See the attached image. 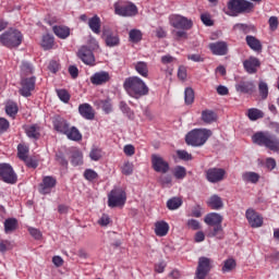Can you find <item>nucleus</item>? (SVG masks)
Returning a JSON list of instances; mask_svg holds the SVG:
<instances>
[{
    "label": "nucleus",
    "instance_id": "3",
    "mask_svg": "<svg viewBox=\"0 0 279 279\" xmlns=\"http://www.w3.org/2000/svg\"><path fill=\"white\" fill-rule=\"evenodd\" d=\"M213 136V131L208 129H194L185 136V142L192 147H202L206 145V141Z\"/></svg>",
    "mask_w": 279,
    "mask_h": 279
},
{
    "label": "nucleus",
    "instance_id": "57",
    "mask_svg": "<svg viewBox=\"0 0 279 279\" xmlns=\"http://www.w3.org/2000/svg\"><path fill=\"white\" fill-rule=\"evenodd\" d=\"M220 232H223L221 225H214V229L209 232V236H219Z\"/></svg>",
    "mask_w": 279,
    "mask_h": 279
},
{
    "label": "nucleus",
    "instance_id": "25",
    "mask_svg": "<svg viewBox=\"0 0 279 279\" xmlns=\"http://www.w3.org/2000/svg\"><path fill=\"white\" fill-rule=\"evenodd\" d=\"M24 130L28 138H33V141H38V138H40V125L38 124L26 125Z\"/></svg>",
    "mask_w": 279,
    "mask_h": 279
},
{
    "label": "nucleus",
    "instance_id": "58",
    "mask_svg": "<svg viewBox=\"0 0 279 279\" xmlns=\"http://www.w3.org/2000/svg\"><path fill=\"white\" fill-rule=\"evenodd\" d=\"M48 69L51 73H56L57 71H60V63L56 60H51L49 62Z\"/></svg>",
    "mask_w": 279,
    "mask_h": 279
},
{
    "label": "nucleus",
    "instance_id": "28",
    "mask_svg": "<svg viewBox=\"0 0 279 279\" xmlns=\"http://www.w3.org/2000/svg\"><path fill=\"white\" fill-rule=\"evenodd\" d=\"M155 234L157 236H167L169 234V223L163 220L157 221L155 223Z\"/></svg>",
    "mask_w": 279,
    "mask_h": 279
},
{
    "label": "nucleus",
    "instance_id": "45",
    "mask_svg": "<svg viewBox=\"0 0 279 279\" xmlns=\"http://www.w3.org/2000/svg\"><path fill=\"white\" fill-rule=\"evenodd\" d=\"M173 175L177 180H184L186 178V168L182 166L175 167Z\"/></svg>",
    "mask_w": 279,
    "mask_h": 279
},
{
    "label": "nucleus",
    "instance_id": "19",
    "mask_svg": "<svg viewBox=\"0 0 279 279\" xmlns=\"http://www.w3.org/2000/svg\"><path fill=\"white\" fill-rule=\"evenodd\" d=\"M78 114H81L83 119H86V121H93L95 119V109H93V106L88 102L81 104L78 106Z\"/></svg>",
    "mask_w": 279,
    "mask_h": 279
},
{
    "label": "nucleus",
    "instance_id": "32",
    "mask_svg": "<svg viewBox=\"0 0 279 279\" xmlns=\"http://www.w3.org/2000/svg\"><path fill=\"white\" fill-rule=\"evenodd\" d=\"M246 44L253 51H263V45L260 44V40L252 35L246 36Z\"/></svg>",
    "mask_w": 279,
    "mask_h": 279
},
{
    "label": "nucleus",
    "instance_id": "14",
    "mask_svg": "<svg viewBox=\"0 0 279 279\" xmlns=\"http://www.w3.org/2000/svg\"><path fill=\"white\" fill-rule=\"evenodd\" d=\"M77 57L84 64H87L89 66H93L95 64V54L93 53V50H90L88 47L83 46L77 52Z\"/></svg>",
    "mask_w": 279,
    "mask_h": 279
},
{
    "label": "nucleus",
    "instance_id": "15",
    "mask_svg": "<svg viewBox=\"0 0 279 279\" xmlns=\"http://www.w3.org/2000/svg\"><path fill=\"white\" fill-rule=\"evenodd\" d=\"M34 88H36V77L23 78L20 94L22 97H31L32 90H34Z\"/></svg>",
    "mask_w": 279,
    "mask_h": 279
},
{
    "label": "nucleus",
    "instance_id": "53",
    "mask_svg": "<svg viewBox=\"0 0 279 279\" xmlns=\"http://www.w3.org/2000/svg\"><path fill=\"white\" fill-rule=\"evenodd\" d=\"M10 129V121L5 118H0V134L8 132Z\"/></svg>",
    "mask_w": 279,
    "mask_h": 279
},
{
    "label": "nucleus",
    "instance_id": "56",
    "mask_svg": "<svg viewBox=\"0 0 279 279\" xmlns=\"http://www.w3.org/2000/svg\"><path fill=\"white\" fill-rule=\"evenodd\" d=\"M269 27L271 32H276L278 29V17L277 16H270L268 20Z\"/></svg>",
    "mask_w": 279,
    "mask_h": 279
},
{
    "label": "nucleus",
    "instance_id": "23",
    "mask_svg": "<svg viewBox=\"0 0 279 279\" xmlns=\"http://www.w3.org/2000/svg\"><path fill=\"white\" fill-rule=\"evenodd\" d=\"M204 221L207 226H221L223 223V216L217 213H209L205 216Z\"/></svg>",
    "mask_w": 279,
    "mask_h": 279
},
{
    "label": "nucleus",
    "instance_id": "46",
    "mask_svg": "<svg viewBox=\"0 0 279 279\" xmlns=\"http://www.w3.org/2000/svg\"><path fill=\"white\" fill-rule=\"evenodd\" d=\"M27 154H29V148L20 144L17 146V156H19L20 160H27V158H28Z\"/></svg>",
    "mask_w": 279,
    "mask_h": 279
},
{
    "label": "nucleus",
    "instance_id": "6",
    "mask_svg": "<svg viewBox=\"0 0 279 279\" xmlns=\"http://www.w3.org/2000/svg\"><path fill=\"white\" fill-rule=\"evenodd\" d=\"M126 201H128V195L125 194V191H123V189L121 187H116L108 194L109 208L125 206Z\"/></svg>",
    "mask_w": 279,
    "mask_h": 279
},
{
    "label": "nucleus",
    "instance_id": "35",
    "mask_svg": "<svg viewBox=\"0 0 279 279\" xmlns=\"http://www.w3.org/2000/svg\"><path fill=\"white\" fill-rule=\"evenodd\" d=\"M247 118L250 121H258V119L265 118V112L257 108H251L247 110Z\"/></svg>",
    "mask_w": 279,
    "mask_h": 279
},
{
    "label": "nucleus",
    "instance_id": "11",
    "mask_svg": "<svg viewBox=\"0 0 279 279\" xmlns=\"http://www.w3.org/2000/svg\"><path fill=\"white\" fill-rule=\"evenodd\" d=\"M56 184H58V179H56V177H44L41 183L39 184L40 195H49L51 191H53Z\"/></svg>",
    "mask_w": 279,
    "mask_h": 279
},
{
    "label": "nucleus",
    "instance_id": "7",
    "mask_svg": "<svg viewBox=\"0 0 279 279\" xmlns=\"http://www.w3.org/2000/svg\"><path fill=\"white\" fill-rule=\"evenodd\" d=\"M113 8L118 16H136L138 14V8L132 2H116Z\"/></svg>",
    "mask_w": 279,
    "mask_h": 279
},
{
    "label": "nucleus",
    "instance_id": "30",
    "mask_svg": "<svg viewBox=\"0 0 279 279\" xmlns=\"http://www.w3.org/2000/svg\"><path fill=\"white\" fill-rule=\"evenodd\" d=\"M88 27L94 34H101V19L94 15L88 20Z\"/></svg>",
    "mask_w": 279,
    "mask_h": 279
},
{
    "label": "nucleus",
    "instance_id": "48",
    "mask_svg": "<svg viewBox=\"0 0 279 279\" xmlns=\"http://www.w3.org/2000/svg\"><path fill=\"white\" fill-rule=\"evenodd\" d=\"M90 160L97 162V160H101V148L93 147L89 153Z\"/></svg>",
    "mask_w": 279,
    "mask_h": 279
},
{
    "label": "nucleus",
    "instance_id": "10",
    "mask_svg": "<svg viewBox=\"0 0 279 279\" xmlns=\"http://www.w3.org/2000/svg\"><path fill=\"white\" fill-rule=\"evenodd\" d=\"M169 23L175 29H191L193 27V20H189L180 14L169 15Z\"/></svg>",
    "mask_w": 279,
    "mask_h": 279
},
{
    "label": "nucleus",
    "instance_id": "26",
    "mask_svg": "<svg viewBox=\"0 0 279 279\" xmlns=\"http://www.w3.org/2000/svg\"><path fill=\"white\" fill-rule=\"evenodd\" d=\"M242 180L245 184H258V180H260V174L254 171H246L242 173Z\"/></svg>",
    "mask_w": 279,
    "mask_h": 279
},
{
    "label": "nucleus",
    "instance_id": "54",
    "mask_svg": "<svg viewBox=\"0 0 279 279\" xmlns=\"http://www.w3.org/2000/svg\"><path fill=\"white\" fill-rule=\"evenodd\" d=\"M177 156L180 160H193V155L189 154L186 150H178Z\"/></svg>",
    "mask_w": 279,
    "mask_h": 279
},
{
    "label": "nucleus",
    "instance_id": "39",
    "mask_svg": "<svg viewBox=\"0 0 279 279\" xmlns=\"http://www.w3.org/2000/svg\"><path fill=\"white\" fill-rule=\"evenodd\" d=\"M19 226V221L16 220V218H9L4 221V231L7 234H9V232H14V230H16Z\"/></svg>",
    "mask_w": 279,
    "mask_h": 279
},
{
    "label": "nucleus",
    "instance_id": "33",
    "mask_svg": "<svg viewBox=\"0 0 279 279\" xmlns=\"http://www.w3.org/2000/svg\"><path fill=\"white\" fill-rule=\"evenodd\" d=\"M5 113L8 117H11V119H15L16 114H19V105L12 100L7 101Z\"/></svg>",
    "mask_w": 279,
    "mask_h": 279
},
{
    "label": "nucleus",
    "instance_id": "34",
    "mask_svg": "<svg viewBox=\"0 0 279 279\" xmlns=\"http://www.w3.org/2000/svg\"><path fill=\"white\" fill-rule=\"evenodd\" d=\"M134 66L138 75H142V77H148L149 66L147 65V62L138 61L134 64Z\"/></svg>",
    "mask_w": 279,
    "mask_h": 279
},
{
    "label": "nucleus",
    "instance_id": "29",
    "mask_svg": "<svg viewBox=\"0 0 279 279\" xmlns=\"http://www.w3.org/2000/svg\"><path fill=\"white\" fill-rule=\"evenodd\" d=\"M52 32L53 34H56L58 36V38H61L62 40L69 38V36H71V28L66 27V26H53L52 27Z\"/></svg>",
    "mask_w": 279,
    "mask_h": 279
},
{
    "label": "nucleus",
    "instance_id": "20",
    "mask_svg": "<svg viewBox=\"0 0 279 279\" xmlns=\"http://www.w3.org/2000/svg\"><path fill=\"white\" fill-rule=\"evenodd\" d=\"M90 82L95 86H101L110 82V73L106 71L96 72L90 76Z\"/></svg>",
    "mask_w": 279,
    "mask_h": 279
},
{
    "label": "nucleus",
    "instance_id": "8",
    "mask_svg": "<svg viewBox=\"0 0 279 279\" xmlns=\"http://www.w3.org/2000/svg\"><path fill=\"white\" fill-rule=\"evenodd\" d=\"M0 180L5 184H16L19 177L10 163H0Z\"/></svg>",
    "mask_w": 279,
    "mask_h": 279
},
{
    "label": "nucleus",
    "instance_id": "27",
    "mask_svg": "<svg viewBox=\"0 0 279 279\" xmlns=\"http://www.w3.org/2000/svg\"><path fill=\"white\" fill-rule=\"evenodd\" d=\"M104 36L107 47H119V45H121V39L119 38V35L113 33H105Z\"/></svg>",
    "mask_w": 279,
    "mask_h": 279
},
{
    "label": "nucleus",
    "instance_id": "40",
    "mask_svg": "<svg viewBox=\"0 0 279 279\" xmlns=\"http://www.w3.org/2000/svg\"><path fill=\"white\" fill-rule=\"evenodd\" d=\"M41 47L45 51H49V49H53V36L47 34L43 36Z\"/></svg>",
    "mask_w": 279,
    "mask_h": 279
},
{
    "label": "nucleus",
    "instance_id": "38",
    "mask_svg": "<svg viewBox=\"0 0 279 279\" xmlns=\"http://www.w3.org/2000/svg\"><path fill=\"white\" fill-rule=\"evenodd\" d=\"M96 106L101 108L105 114H110V112H112V101L110 99L98 100L96 101Z\"/></svg>",
    "mask_w": 279,
    "mask_h": 279
},
{
    "label": "nucleus",
    "instance_id": "60",
    "mask_svg": "<svg viewBox=\"0 0 279 279\" xmlns=\"http://www.w3.org/2000/svg\"><path fill=\"white\" fill-rule=\"evenodd\" d=\"M21 70L26 75H29V73H33V68H32V64L29 62H23L22 66H21Z\"/></svg>",
    "mask_w": 279,
    "mask_h": 279
},
{
    "label": "nucleus",
    "instance_id": "52",
    "mask_svg": "<svg viewBox=\"0 0 279 279\" xmlns=\"http://www.w3.org/2000/svg\"><path fill=\"white\" fill-rule=\"evenodd\" d=\"M120 110L123 112V114H126L128 117H133L134 113L132 112V109L128 106L125 101H120Z\"/></svg>",
    "mask_w": 279,
    "mask_h": 279
},
{
    "label": "nucleus",
    "instance_id": "12",
    "mask_svg": "<svg viewBox=\"0 0 279 279\" xmlns=\"http://www.w3.org/2000/svg\"><path fill=\"white\" fill-rule=\"evenodd\" d=\"M210 274V258L199 257L198 266L196 269V278L206 279V276Z\"/></svg>",
    "mask_w": 279,
    "mask_h": 279
},
{
    "label": "nucleus",
    "instance_id": "62",
    "mask_svg": "<svg viewBox=\"0 0 279 279\" xmlns=\"http://www.w3.org/2000/svg\"><path fill=\"white\" fill-rule=\"evenodd\" d=\"M201 21L206 25L207 27L213 26V20H210V15L208 14H202L201 15Z\"/></svg>",
    "mask_w": 279,
    "mask_h": 279
},
{
    "label": "nucleus",
    "instance_id": "50",
    "mask_svg": "<svg viewBox=\"0 0 279 279\" xmlns=\"http://www.w3.org/2000/svg\"><path fill=\"white\" fill-rule=\"evenodd\" d=\"M121 170L123 175H132V173H134V165H132L130 161H126L122 166Z\"/></svg>",
    "mask_w": 279,
    "mask_h": 279
},
{
    "label": "nucleus",
    "instance_id": "24",
    "mask_svg": "<svg viewBox=\"0 0 279 279\" xmlns=\"http://www.w3.org/2000/svg\"><path fill=\"white\" fill-rule=\"evenodd\" d=\"M207 206L211 208V210H221V208H223V199L221 196L214 194L208 198Z\"/></svg>",
    "mask_w": 279,
    "mask_h": 279
},
{
    "label": "nucleus",
    "instance_id": "47",
    "mask_svg": "<svg viewBox=\"0 0 279 279\" xmlns=\"http://www.w3.org/2000/svg\"><path fill=\"white\" fill-rule=\"evenodd\" d=\"M259 88V95L262 97V99H267L268 95H269V87L267 86V83L265 82H259L258 85Z\"/></svg>",
    "mask_w": 279,
    "mask_h": 279
},
{
    "label": "nucleus",
    "instance_id": "55",
    "mask_svg": "<svg viewBox=\"0 0 279 279\" xmlns=\"http://www.w3.org/2000/svg\"><path fill=\"white\" fill-rule=\"evenodd\" d=\"M187 228L190 230H199L202 228V225H199V221L196 219H190L187 220Z\"/></svg>",
    "mask_w": 279,
    "mask_h": 279
},
{
    "label": "nucleus",
    "instance_id": "2",
    "mask_svg": "<svg viewBox=\"0 0 279 279\" xmlns=\"http://www.w3.org/2000/svg\"><path fill=\"white\" fill-rule=\"evenodd\" d=\"M252 141L254 145H258L259 147H266L270 151L278 153L279 151V138L271 134L269 131H259L253 134Z\"/></svg>",
    "mask_w": 279,
    "mask_h": 279
},
{
    "label": "nucleus",
    "instance_id": "51",
    "mask_svg": "<svg viewBox=\"0 0 279 279\" xmlns=\"http://www.w3.org/2000/svg\"><path fill=\"white\" fill-rule=\"evenodd\" d=\"M236 267V262L232 258H229L225 262V265L222 267V271H232Z\"/></svg>",
    "mask_w": 279,
    "mask_h": 279
},
{
    "label": "nucleus",
    "instance_id": "41",
    "mask_svg": "<svg viewBox=\"0 0 279 279\" xmlns=\"http://www.w3.org/2000/svg\"><path fill=\"white\" fill-rule=\"evenodd\" d=\"M182 206V199L180 197H172L167 201L168 210H178Z\"/></svg>",
    "mask_w": 279,
    "mask_h": 279
},
{
    "label": "nucleus",
    "instance_id": "18",
    "mask_svg": "<svg viewBox=\"0 0 279 279\" xmlns=\"http://www.w3.org/2000/svg\"><path fill=\"white\" fill-rule=\"evenodd\" d=\"M243 66L250 75H254V73L258 72V68L260 66V60L256 57H250L243 62Z\"/></svg>",
    "mask_w": 279,
    "mask_h": 279
},
{
    "label": "nucleus",
    "instance_id": "61",
    "mask_svg": "<svg viewBox=\"0 0 279 279\" xmlns=\"http://www.w3.org/2000/svg\"><path fill=\"white\" fill-rule=\"evenodd\" d=\"M99 226L106 227L108 223H110V216L107 214H102L100 219L98 220Z\"/></svg>",
    "mask_w": 279,
    "mask_h": 279
},
{
    "label": "nucleus",
    "instance_id": "4",
    "mask_svg": "<svg viewBox=\"0 0 279 279\" xmlns=\"http://www.w3.org/2000/svg\"><path fill=\"white\" fill-rule=\"evenodd\" d=\"M252 10H254V3L247 0H229L225 13L228 16H239V14H248Z\"/></svg>",
    "mask_w": 279,
    "mask_h": 279
},
{
    "label": "nucleus",
    "instance_id": "44",
    "mask_svg": "<svg viewBox=\"0 0 279 279\" xmlns=\"http://www.w3.org/2000/svg\"><path fill=\"white\" fill-rule=\"evenodd\" d=\"M56 93L63 104H69V101H71V94H69L66 89H57Z\"/></svg>",
    "mask_w": 279,
    "mask_h": 279
},
{
    "label": "nucleus",
    "instance_id": "31",
    "mask_svg": "<svg viewBox=\"0 0 279 279\" xmlns=\"http://www.w3.org/2000/svg\"><path fill=\"white\" fill-rule=\"evenodd\" d=\"M64 135L69 138V141H82V133L75 126H69Z\"/></svg>",
    "mask_w": 279,
    "mask_h": 279
},
{
    "label": "nucleus",
    "instance_id": "5",
    "mask_svg": "<svg viewBox=\"0 0 279 279\" xmlns=\"http://www.w3.org/2000/svg\"><path fill=\"white\" fill-rule=\"evenodd\" d=\"M0 43L8 49H16L23 43V33L16 28H10L0 35Z\"/></svg>",
    "mask_w": 279,
    "mask_h": 279
},
{
    "label": "nucleus",
    "instance_id": "21",
    "mask_svg": "<svg viewBox=\"0 0 279 279\" xmlns=\"http://www.w3.org/2000/svg\"><path fill=\"white\" fill-rule=\"evenodd\" d=\"M209 49L214 56H226L228 53V44L226 41H217L209 44Z\"/></svg>",
    "mask_w": 279,
    "mask_h": 279
},
{
    "label": "nucleus",
    "instance_id": "37",
    "mask_svg": "<svg viewBox=\"0 0 279 279\" xmlns=\"http://www.w3.org/2000/svg\"><path fill=\"white\" fill-rule=\"evenodd\" d=\"M71 165H73V167H80V165H84V155H82V151L74 150L72 153Z\"/></svg>",
    "mask_w": 279,
    "mask_h": 279
},
{
    "label": "nucleus",
    "instance_id": "36",
    "mask_svg": "<svg viewBox=\"0 0 279 279\" xmlns=\"http://www.w3.org/2000/svg\"><path fill=\"white\" fill-rule=\"evenodd\" d=\"M202 121L207 124L215 123L217 121V113L213 110H204L202 112Z\"/></svg>",
    "mask_w": 279,
    "mask_h": 279
},
{
    "label": "nucleus",
    "instance_id": "42",
    "mask_svg": "<svg viewBox=\"0 0 279 279\" xmlns=\"http://www.w3.org/2000/svg\"><path fill=\"white\" fill-rule=\"evenodd\" d=\"M129 40L130 43H141V40H143V33L136 28L131 29L129 33Z\"/></svg>",
    "mask_w": 279,
    "mask_h": 279
},
{
    "label": "nucleus",
    "instance_id": "49",
    "mask_svg": "<svg viewBox=\"0 0 279 279\" xmlns=\"http://www.w3.org/2000/svg\"><path fill=\"white\" fill-rule=\"evenodd\" d=\"M99 175L97 174V172L93 169H86L84 171V178L85 180H87L88 182H93V180H97Z\"/></svg>",
    "mask_w": 279,
    "mask_h": 279
},
{
    "label": "nucleus",
    "instance_id": "16",
    "mask_svg": "<svg viewBox=\"0 0 279 279\" xmlns=\"http://www.w3.org/2000/svg\"><path fill=\"white\" fill-rule=\"evenodd\" d=\"M245 217L251 228H260L263 226V218L254 209H247Z\"/></svg>",
    "mask_w": 279,
    "mask_h": 279
},
{
    "label": "nucleus",
    "instance_id": "63",
    "mask_svg": "<svg viewBox=\"0 0 279 279\" xmlns=\"http://www.w3.org/2000/svg\"><path fill=\"white\" fill-rule=\"evenodd\" d=\"M178 77L182 81L186 80V68L184 65L179 66Z\"/></svg>",
    "mask_w": 279,
    "mask_h": 279
},
{
    "label": "nucleus",
    "instance_id": "64",
    "mask_svg": "<svg viewBox=\"0 0 279 279\" xmlns=\"http://www.w3.org/2000/svg\"><path fill=\"white\" fill-rule=\"evenodd\" d=\"M123 151H124L125 156H134V154H135L134 146L130 145V144L124 146Z\"/></svg>",
    "mask_w": 279,
    "mask_h": 279
},
{
    "label": "nucleus",
    "instance_id": "9",
    "mask_svg": "<svg viewBox=\"0 0 279 279\" xmlns=\"http://www.w3.org/2000/svg\"><path fill=\"white\" fill-rule=\"evenodd\" d=\"M205 178L210 184H219L226 179V169L223 168H209L205 170Z\"/></svg>",
    "mask_w": 279,
    "mask_h": 279
},
{
    "label": "nucleus",
    "instance_id": "17",
    "mask_svg": "<svg viewBox=\"0 0 279 279\" xmlns=\"http://www.w3.org/2000/svg\"><path fill=\"white\" fill-rule=\"evenodd\" d=\"M52 125L53 130H56V132H58L59 134H64L69 130V128H71L69 121H66L64 118L60 116H56L52 119Z\"/></svg>",
    "mask_w": 279,
    "mask_h": 279
},
{
    "label": "nucleus",
    "instance_id": "13",
    "mask_svg": "<svg viewBox=\"0 0 279 279\" xmlns=\"http://www.w3.org/2000/svg\"><path fill=\"white\" fill-rule=\"evenodd\" d=\"M153 169L157 173H167L169 171V162L158 155L151 156Z\"/></svg>",
    "mask_w": 279,
    "mask_h": 279
},
{
    "label": "nucleus",
    "instance_id": "59",
    "mask_svg": "<svg viewBox=\"0 0 279 279\" xmlns=\"http://www.w3.org/2000/svg\"><path fill=\"white\" fill-rule=\"evenodd\" d=\"M10 250V241L8 240H1L0 241V252L1 254H5Z\"/></svg>",
    "mask_w": 279,
    "mask_h": 279
},
{
    "label": "nucleus",
    "instance_id": "22",
    "mask_svg": "<svg viewBox=\"0 0 279 279\" xmlns=\"http://www.w3.org/2000/svg\"><path fill=\"white\" fill-rule=\"evenodd\" d=\"M254 83L251 81L242 80L235 84L236 93H243L245 95L254 93Z\"/></svg>",
    "mask_w": 279,
    "mask_h": 279
},
{
    "label": "nucleus",
    "instance_id": "43",
    "mask_svg": "<svg viewBox=\"0 0 279 279\" xmlns=\"http://www.w3.org/2000/svg\"><path fill=\"white\" fill-rule=\"evenodd\" d=\"M184 101L187 106H191V104H193V101H195V92L193 90V88H191V87L185 88Z\"/></svg>",
    "mask_w": 279,
    "mask_h": 279
},
{
    "label": "nucleus",
    "instance_id": "1",
    "mask_svg": "<svg viewBox=\"0 0 279 279\" xmlns=\"http://www.w3.org/2000/svg\"><path fill=\"white\" fill-rule=\"evenodd\" d=\"M123 86L128 95H130V97H134V99H141V97L149 95V87H147V84H145L138 76L125 78Z\"/></svg>",
    "mask_w": 279,
    "mask_h": 279
}]
</instances>
